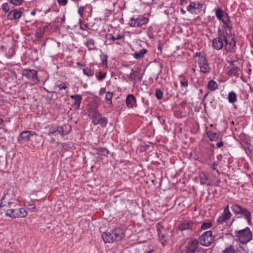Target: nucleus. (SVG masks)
<instances>
[{"instance_id": "55", "label": "nucleus", "mask_w": 253, "mask_h": 253, "mask_svg": "<svg viewBox=\"0 0 253 253\" xmlns=\"http://www.w3.org/2000/svg\"><path fill=\"white\" fill-rule=\"evenodd\" d=\"M223 145V142L222 141H220L217 142L216 144V146L217 148H220Z\"/></svg>"}, {"instance_id": "17", "label": "nucleus", "mask_w": 253, "mask_h": 253, "mask_svg": "<svg viewBox=\"0 0 253 253\" xmlns=\"http://www.w3.org/2000/svg\"><path fill=\"white\" fill-rule=\"evenodd\" d=\"M22 12L20 9L11 10L7 14V18L10 20H17L22 16Z\"/></svg>"}, {"instance_id": "57", "label": "nucleus", "mask_w": 253, "mask_h": 253, "mask_svg": "<svg viewBox=\"0 0 253 253\" xmlns=\"http://www.w3.org/2000/svg\"><path fill=\"white\" fill-rule=\"evenodd\" d=\"M102 117V114L100 113V117H99L98 119H97V122H96L94 126H96L97 125H99L100 123V121H101V119Z\"/></svg>"}, {"instance_id": "2", "label": "nucleus", "mask_w": 253, "mask_h": 253, "mask_svg": "<svg viewBox=\"0 0 253 253\" xmlns=\"http://www.w3.org/2000/svg\"><path fill=\"white\" fill-rule=\"evenodd\" d=\"M230 208L232 212L235 214H240L246 219L250 225L252 224L251 213L247 209L237 203L233 204Z\"/></svg>"}, {"instance_id": "5", "label": "nucleus", "mask_w": 253, "mask_h": 253, "mask_svg": "<svg viewBox=\"0 0 253 253\" xmlns=\"http://www.w3.org/2000/svg\"><path fill=\"white\" fill-rule=\"evenodd\" d=\"M41 136L32 131H24L22 132L18 138V141L21 144H24L32 140H40Z\"/></svg>"}, {"instance_id": "30", "label": "nucleus", "mask_w": 253, "mask_h": 253, "mask_svg": "<svg viewBox=\"0 0 253 253\" xmlns=\"http://www.w3.org/2000/svg\"><path fill=\"white\" fill-rule=\"evenodd\" d=\"M228 99L230 103L233 104L237 101L236 93L233 91L230 92L228 94Z\"/></svg>"}, {"instance_id": "23", "label": "nucleus", "mask_w": 253, "mask_h": 253, "mask_svg": "<svg viewBox=\"0 0 253 253\" xmlns=\"http://www.w3.org/2000/svg\"><path fill=\"white\" fill-rule=\"evenodd\" d=\"M101 237L105 243H112L111 233L110 231L107 230L102 234Z\"/></svg>"}, {"instance_id": "3", "label": "nucleus", "mask_w": 253, "mask_h": 253, "mask_svg": "<svg viewBox=\"0 0 253 253\" xmlns=\"http://www.w3.org/2000/svg\"><path fill=\"white\" fill-rule=\"evenodd\" d=\"M234 234L236 239L243 244H247L252 239V233L249 227L239 231H235Z\"/></svg>"}, {"instance_id": "25", "label": "nucleus", "mask_w": 253, "mask_h": 253, "mask_svg": "<svg viewBox=\"0 0 253 253\" xmlns=\"http://www.w3.org/2000/svg\"><path fill=\"white\" fill-rule=\"evenodd\" d=\"M244 147L247 154L253 162V146L251 144H247Z\"/></svg>"}, {"instance_id": "40", "label": "nucleus", "mask_w": 253, "mask_h": 253, "mask_svg": "<svg viewBox=\"0 0 253 253\" xmlns=\"http://www.w3.org/2000/svg\"><path fill=\"white\" fill-rule=\"evenodd\" d=\"M113 97V93L107 91L106 93V96H105V99L106 101H108V104H112V99Z\"/></svg>"}, {"instance_id": "20", "label": "nucleus", "mask_w": 253, "mask_h": 253, "mask_svg": "<svg viewBox=\"0 0 253 253\" xmlns=\"http://www.w3.org/2000/svg\"><path fill=\"white\" fill-rule=\"evenodd\" d=\"M126 102L128 108H131L136 104V98L133 94H129L126 97Z\"/></svg>"}, {"instance_id": "24", "label": "nucleus", "mask_w": 253, "mask_h": 253, "mask_svg": "<svg viewBox=\"0 0 253 253\" xmlns=\"http://www.w3.org/2000/svg\"><path fill=\"white\" fill-rule=\"evenodd\" d=\"M228 68H230L229 70L227 72V74L229 76H236V77H239V72L240 71L239 68L237 66H233L230 68L229 67H228Z\"/></svg>"}, {"instance_id": "59", "label": "nucleus", "mask_w": 253, "mask_h": 253, "mask_svg": "<svg viewBox=\"0 0 253 253\" xmlns=\"http://www.w3.org/2000/svg\"><path fill=\"white\" fill-rule=\"evenodd\" d=\"M204 53H202V52H196V55L195 56L196 57H199V59H200L201 56H202L203 54H204Z\"/></svg>"}, {"instance_id": "58", "label": "nucleus", "mask_w": 253, "mask_h": 253, "mask_svg": "<svg viewBox=\"0 0 253 253\" xmlns=\"http://www.w3.org/2000/svg\"><path fill=\"white\" fill-rule=\"evenodd\" d=\"M224 212H230V211H229V205H227L225 208H224Z\"/></svg>"}, {"instance_id": "53", "label": "nucleus", "mask_w": 253, "mask_h": 253, "mask_svg": "<svg viewBox=\"0 0 253 253\" xmlns=\"http://www.w3.org/2000/svg\"><path fill=\"white\" fill-rule=\"evenodd\" d=\"M217 166V163L216 162H214L212 163V165H211V168L213 170H216V171H217V172L218 174H219V172L218 170H217V169H216V167Z\"/></svg>"}, {"instance_id": "60", "label": "nucleus", "mask_w": 253, "mask_h": 253, "mask_svg": "<svg viewBox=\"0 0 253 253\" xmlns=\"http://www.w3.org/2000/svg\"><path fill=\"white\" fill-rule=\"evenodd\" d=\"M186 105V102H182L180 104L179 106L181 107L182 108L184 109Z\"/></svg>"}, {"instance_id": "46", "label": "nucleus", "mask_w": 253, "mask_h": 253, "mask_svg": "<svg viewBox=\"0 0 253 253\" xmlns=\"http://www.w3.org/2000/svg\"><path fill=\"white\" fill-rule=\"evenodd\" d=\"M2 9L5 13L8 12L10 9L8 3L7 2L4 3L2 5Z\"/></svg>"}, {"instance_id": "34", "label": "nucleus", "mask_w": 253, "mask_h": 253, "mask_svg": "<svg viewBox=\"0 0 253 253\" xmlns=\"http://www.w3.org/2000/svg\"><path fill=\"white\" fill-rule=\"evenodd\" d=\"M199 178L201 184L207 183L208 178L204 172H202L199 174Z\"/></svg>"}, {"instance_id": "44", "label": "nucleus", "mask_w": 253, "mask_h": 253, "mask_svg": "<svg viewBox=\"0 0 253 253\" xmlns=\"http://www.w3.org/2000/svg\"><path fill=\"white\" fill-rule=\"evenodd\" d=\"M23 0H9V3L15 5H20L22 4Z\"/></svg>"}, {"instance_id": "15", "label": "nucleus", "mask_w": 253, "mask_h": 253, "mask_svg": "<svg viewBox=\"0 0 253 253\" xmlns=\"http://www.w3.org/2000/svg\"><path fill=\"white\" fill-rule=\"evenodd\" d=\"M157 228L158 235L159 236V240H160L162 244L165 246L167 243V237L164 231H166V229L164 227L161 226L160 223H158L156 226Z\"/></svg>"}, {"instance_id": "11", "label": "nucleus", "mask_w": 253, "mask_h": 253, "mask_svg": "<svg viewBox=\"0 0 253 253\" xmlns=\"http://www.w3.org/2000/svg\"><path fill=\"white\" fill-rule=\"evenodd\" d=\"M228 36H226V40L225 41V48L226 50L230 53H235L236 50V40L234 37L231 39L228 38Z\"/></svg>"}, {"instance_id": "33", "label": "nucleus", "mask_w": 253, "mask_h": 253, "mask_svg": "<svg viewBox=\"0 0 253 253\" xmlns=\"http://www.w3.org/2000/svg\"><path fill=\"white\" fill-rule=\"evenodd\" d=\"M208 136L209 139L211 141H215L217 140L219 134L217 133H213L211 131L208 132Z\"/></svg>"}, {"instance_id": "14", "label": "nucleus", "mask_w": 253, "mask_h": 253, "mask_svg": "<svg viewBox=\"0 0 253 253\" xmlns=\"http://www.w3.org/2000/svg\"><path fill=\"white\" fill-rule=\"evenodd\" d=\"M197 224L191 221L184 220L178 227V229L183 231L185 230H194L196 228Z\"/></svg>"}, {"instance_id": "64", "label": "nucleus", "mask_w": 253, "mask_h": 253, "mask_svg": "<svg viewBox=\"0 0 253 253\" xmlns=\"http://www.w3.org/2000/svg\"><path fill=\"white\" fill-rule=\"evenodd\" d=\"M209 93H210V92H209V91H208V92H207V93L204 95V97H203V99H204V100H205V99L207 98V96H208V95H209Z\"/></svg>"}, {"instance_id": "13", "label": "nucleus", "mask_w": 253, "mask_h": 253, "mask_svg": "<svg viewBox=\"0 0 253 253\" xmlns=\"http://www.w3.org/2000/svg\"><path fill=\"white\" fill-rule=\"evenodd\" d=\"M198 64L201 71L204 73H208L210 72L211 68L206 59V54L204 53L200 59H198Z\"/></svg>"}, {"instance_id": "41", "label": "nucleus", "mask_w": 253, "mask_h": 253, "mask_svg": "<svg viewBox=\"0 0 253 253\" xmlns=\"http://www.w3.org/2000/svg\"><path fill=\"white\" fill-rule=\"evenodd\" d=\"M108 123V119L107 118L102 117L99 125L102 127H105Z\"/></svg>"}, {"instance_id": "36", "label": "nucleus", "mask_w": 253, "mask_h": 253, "mask_svg": "<svg viewBox=\"0 0 253 253\" xmlns=\"http://www.w3.org/2000/svg\"><path fill=\"white\" fill-rule=\"evenodd\" d=\"M98 154L107 157L109 154L108 150L105 147H101L98 150Z\"/></svg>"}, {"instance_id": "56", "label": "nucleus", "mask_w": 253, "mask_h": 253, "mask_svg": "<svg viewBox=\"0 0 253 253\" xmlns=\"http://www.w3.org/2000/svg\"><path fill=\"white\" fill-rule=\"evenodd\" d=\"M236 62V60H231V61H228V63L231 65L232 66V67L233 66H235V65H234V63Z\"/></svg>"}, {"instance_id": "8", "label": "nucleus", "mask_w": 253, "mask_h": 253, "mask_svg": "<svg viewBox=\"0 0 253 253\" xmlns=\"http://www.w3.org/2000/svg\"><path fill=\"white\" fill-rule=\"evenodd\" d=\"M218 37L213 39L212 41V46L216 50L222 49L224 46V42L226 40V36L220 30L217 31Z\"/></svg>"}, {"instance_id": "27", "label": "nucleus", "mask_w": 253, "mask_h": 253, "mask_svg": "<svg viewBox=\"0 0 253 253\" xmlns=\"http://www.w3.org/2000/svg\"><path fill=\"white\" fill-rule=\"evenodd\" d=\"M208 89L211 91H214L218 88L217 83L213 80H210L207 85Z\"/></svg>"}, {"instance_id": "63", "label": "nucleus", "mask_w": 253, "mask_h": 253, "mask_svg": "<svg viewBox=\"0 0 253 253\" xmlns=\"http://www.w3.org/2000/svg\"><path fill=\"white\" fill-rule=\"evenodd\" d=\"M220 182V179L217 180V181H216L215 183V185L216 186H218Z\"/></svg>"}, {"instance_id": "54", "label": "nucleus", "mask_w": 253, "mask_h": 253, "mask_svg": "<svg viewBox=\"0 0 253 253\" xmlns=\"http://www.w3.org/2000/svg\"><path fill=\"white\" fill-rule=\"evenodd\" d=\"M45 100L47 103L51 104L52 102V97L51 96H46Z\"/></svg>"}, {"instance_id": "18", "label": "nucleus", "mask_w": 253, "mask_h": 253, "mask_svg": "<svg viewBox=\"0 0 253 253\" xmlns=\"http://www.w3.org/2000/svg\"><path fill=\"white\" fill-rule=\"evenodd\" d=\"M215 13L216 18L219 21H222L224 18H226L229 16V15L220 7L215 9Z\"/></svg>"}, {"instance_id": "39", "label": "nucleus", "mask_w": 253, "mask_h": 253, "mask_svg": "<svg viewBox=\"0 0 253 253\" xmlns=\"http://www.w3.org/2000/svg\"><path fill=\"white\" fill-rule=\"evenodd\" d=\"M106 37L108 38V40L110 39L113 41L120 40L124 38L123 35H118L117 37H114V36L111 34H107L106 35Z\"/></svg>"}, {"instance_id": "48", "label": "nucleus", "mask_w": 253, "mask_h": 253, "mask_svg": "<svg viewBox=\"0 0 253 253\" xmlns=\"http://www.w3.org/2000/svg\"><path fill=\"white\" fill-rule=\"evenodd\" d=\"M180 84L182 87L186 88L188 85V81L187 80L184 79L180 81Z\"/></svg>"}, {"instance_id": "38", "label": "nucleus", "mask_w": 253, "mask_h": 253, "mask_svg": "<svg viewBox=\"0 0 253 253\" xmlns=\"http://www.w3.org/2000/svg\"><path fill=\"white\" fill-rule=\"evenodd\" d=\"M106 76V74L105 72H103L101 71H99L96 74V76L97 79L99 81H102L103 80Z\"/></svg>"}, {"instance_id": "35", "label": "nucleus", "mask_w": 253, "mask_h": 253, "mask_svg": "<svg viewBox=\"0 0 253 253\" xmlns=\"http://www.w3.org/2000/svg\"><path fill=\"white\" fill-rule=\"evenodd\" d=\"M222 253H238L232 245L228 246L223 251Z\"/></svg>"}, {"instance_id": "19", "label": "nucleus", "mask_w": 253, "mask_h": 253, "mask_svg": "<svg viewBox=\"0 0 253 253\" xmlns=\"http://www.w3.org/2000/svg\"><path fill=\"white\" fill-rule=\"evenodd\" d=\"M71 98L75 100L72 105V107H74L75 109H79L82 100V96L80 94H75L71 95Z\"/></svg>"}, {"instance_id": "26", "label": "nucleus", "mask_w": 253, "mask_h": 253, "mask_svg": "<svg viewBox=\"0 0 253 253\" xmlns=\"http://www.w3.org/2000/svg\"><path fill=\"white\" fill-rule=\"evenodd\" d=\"M196 5L195 6V11L196 10L198 11V14L203 12L204 13L205 12L206 6L205 4L200 3L199 2H195Z\"/></svg>"}, {"instance_id": "29", "label": "nucleus", "mask_w": 253, "mask_h": 253, "mask_svg": "<svg viewBox=\"0 0 253 253\" xmlns=\"http://www.w3.org/2000/svg\"><path fill=\"white\" fill-rule=\"evenodd\" d=\"M147 52V50L146 49H142L138 52H135L133 54V57L136 59H140L144 56V54L146 53Z\"/></svg>"}, {"instance_id": "51", "label": "nucleus", "mask_w": 253, "mask_h": 253, "mask_svg": "<svg viewBox=\"0 0 253 253\" xmlns=\"http://www.w3.org/2000/svg\"><path fill=\"white\" fill-rule=\"evenodd\" d=\"M79 14L81 16V17H83V12H84V7L83 6H80L78 8V10Z\"/></svg>"}, {"instance_id": "10", "label": "nucleus", "mask_w": 253, "mask_h": 253, "mask_svg": "<svg viewBox=\"0 0 253 253\" xmlns=\"http://www.w3.org/2000/svg\"><path fill=\"white\" fill-rule=\"evenodd\" d=\"M221 21L223 23V25L221 27H219L218 30H220L222 33L223 32L224 35L229 36V35L231 34V31L233 28L230 17L224 18Z\"/></svg>"}, {"instance_id": "62", "label": "nucleus", "mask_w": 253, "mask_h": 253, "mask_svg": "<svg viewBox=\"0 0 253 253\" xmlns=\"http://www.w3.org/2000/svg\"><path fill=\"white\" fill-rule=\"evenodd\" d=\"M214 16H209L208 17V19L209 21H214Z\"/></svg>"}, {"instance_id": "37", "label": "nucleus", "mask_w": 253, "mask_h": 253, "mask_svg": "<svg viewBox=\"0 0 253 253\" xmlns=\"http://www.w3.org/2000/svg\"><path fill=\"white\" fill-rule=\"evenodd\" d=\"M83 73L88 77H91L94 75V71L86 67L83 69Z\"/></svg>"}, {"instance_id": "31", "label": "nucleus", "mask_w": 253, "mask_h": 253, "mask_svg": "<svg viewBox=\"0 0 253 253\" xmlns=\"http://www.w3.org/2000/svg\"><path fill=\"white\" fill-rule=\"evenodd\" d=\"M196 5L195 1L190 2V4L187 7V10L192 14H198V12L195 11V6Z\"/></svg>"}, {"instance_id": "7", "label": "nucleus", "mask_w": 253, "mask_h": 253, "mask_svg": "<svg viewBox=\"0 0 253 253\" xmlns=\"http://www.w3.org/2000/svg\"><path fill=\"white\" fill-rule=\"evenodd\" d=\"M149 20L148 17L143 15H138L136 17H131L129 21L128 24L132 27H141L146 24Z\"/></svg>"}, {"instance_id": "43", "label": "nucleus", "mask_w": 253, "mask_h": 253, "mask_svg": "<svg viewBox=\"0 0 253 253\" xmlns=\"http://www.w3.org/2000/svg\"><path fill=\"white\" fill-rule=\"evenodd\" d=\"M211 225L212 223L211 222H205L202 224L201 228V229L205 230L210 228L211 226Z\"/></svg>"}, {"instance_id": "50", "label": "nucleus", "mask_w": 253, "mask_h": 253, "mask_svg": "<svg viewBox=\"0 0 253 253\" xmlns=\"http://www.w3.org/2000/svg\"><path fill=\"white\" fill-rule=\"evenodd\" d=\"M150 145L148 144H144L141 146V151H146L150 147Z\"/></svg>"}, {"instance_id": "61", "label": "nucleus", "mask_w": 253, "mask_h": 253, "mask_svg": "<svg viewBox=\"0 0 253 253\" xmlns=\"http://www.w3.org/2000/svg\"><path fill=\"white\" fill-rule=\"evenodd\" d=\"M41 136V137H42V136L40 135ZM42 138H41V139L40 140H31L32 141H34L35 142H37V144H39L41 143V141L42 140Z\"/></svg>"}, {"instance_id": "45", "label": "nucleus", "mask_w": 253, "mask_h": 253, "mask_svg": "<svg viewBox=\"0 0 253 253\" xmlns=\"http://www.w3.org/2000/svg\"><path fill=\"white\" fill-rule=\"evenodd\" d=\"M135 73L136 72L135 71H133V69H131V73L129 75H128V78L129 79V80H135L136 79V75H135Z\"/></svg>"}, {"instance_id": "32", "label": "nucleus", "mask_w": 253, "mask_h": 253, "mask_svg": "<svg viewBox=\"0 0 253 253\" xmlns=\"http://www.w3.org/2000/svg\"><path fill=\"white\" fill-rule=\"evenodd\" d=\"M85 45L89 50H94L96 49L94 47V41L92 39H87Z\"/></svg>"}, {"instance_id": "22", "label": "nucleus", "mask_w": 253, "mask_h": 253, "mask_svg": "<svg viewBox=\"0 0 253 253\" xmlns=\"http://www.w3.org/2000/svg\"><path fill=\"white\" fill-rule=\"evenodd\" d=\"M17 211L15 213L14 217L13 218H18V217H24L26 216L27 213L26 211L24 208H19V206L18 207V208L16 210Z\"/></svg>"}, {"instance_id": "52", "label": "nucleus", "mask_w": 253, "mask_h": 253, "mask_svg": "<svg viewBox=\"0 0 253 253\" xmlns=\"http://www.w3.org/2000/svg\"><path fill=\"white\" fill-rule=\"evenodd\" d=\"M56 86H58L60 89H66L67 88V86L64 83H62L61 84L57 85Z\"/></svg>"}, {"instance_id": "9", "label": "nucleus", "mask_w": 253, "mask_h": 253, "mask_svg": "<svg viewBox=\"0 0 253 253\" xmlns=\"http://www.w3.org/2000/svg\"><path fill=\"white\" fill-rule=\"evenodd\" d=\"M22 75L35 84L40 82V80L38 76L37 71L34 69H25L23 70Z\"/></svg>"}, {"instance_id": "6", "label": "nucleus", "mask_w": 253, "mask_h": 253, "mask_svg": "<svg viewBox=\"0 0 253 253\" xmlns=\"http://www.w3.org/2000/svg\"><path fill=\"white\" fill-rule=\"evenodd\" d=\"M214 236L212 235L211 231H207L204 232L199 238V243L205 247L210 246L214 241Z\"/></svg>"}, {"instance_id": "21", "label": "nucleus", "mask_w": 253, "mask_h": 253, "mask_svg": "<svg viewBox=\"0 0 253 253\" xmlns=\"http://www.w3.org/2000/svg\"><path fill=\"white\" fill-rule=\"evenodd\" d=\"M231 215L232 214L231 212H226L223 211L221 216L218 218L217 221L219 223L223 224L224 222H226L227 220L230 218Z\"/></svg>"}, {"instance_id": "16", "label": "nucleus", "mask_w": 253, "mask_h": 253, "mask_svg": "<svg viewBox=\"0 0 253 253\" xmlns=\"http://www.w3.org/2000/svg\"><path fill=\"white\" fill-rule=\"evenodd\" d=\"M199 247V241L195 239L188 242L186 247V253H195Z\"/></svg>"}, {"instance_id": "12", "label": "nucleus", "mask_w": 253, "mask_h": 253, "mask_svg": "<svg viewBox=\"0 0 253 253\" xmlns=\"http://www.w3.org/2000/svg\"><path fill=\"white\" fill-rule=\"evenodd\" d=\"M111 233V239L112 243L114 242H117L121 240V239L125 236V234L123 229L120 228H117L110 230Z\"/></svg>"}, {"instance_id": "49", "label": "nucleus", "mask_w": 253, "mask_h": 253, "mask_svg": "<svg viewBox=\"0 0 253 253\" xmlns=\"http://www.w3.org/2000/svg\"><path fill=\"white\" fill-rule=\"evenodd\" d=\"M57 2L61 5L65 6L67 4L68 0H57Z\"/></svg>"}, {"instance_id": "47", "label": "nucleus", "mask_w": 253, "mask_h": 253, "mask_svg": "<svg viewBox=\"0 0 253 253\" xmlns=\"http://www.w3.org/2000/svg\"><path fill=\"white\" fill-rule=\"evenodd\" d=\"M100 57L102 60V64L103 65L105 64L107 65V56L105 54H102L100 55Z\"/></svg>"}, {"instance_id": "28", "label": "nucleus", "mask_w": 253, "mask_h": 253, "mask_svg": "<svg viewBox=\"0 0 253 253\" xmlns=\"http://www.w3.org/2000/svg\"><path fill=\"white\" fill-rule=\"evenodd\" d=\"M99 117H100V113H99V111L97 110H94L91 118V123L94 125H95Z\"/></svg>"}, {"instance_id": "4", "label": "nucleus", "mask_w": 253, "mask_h": 253, "mask_svg": "<svg viewBox=\"0 0 253 253\" xmlns=\"http://www.w3.org/2000/svg\"><path fill=\"white\" fill-rule=\"evenodd\" d=\"M71 130L70 126L68 124H63L61 126L57 125H52L49 128L48 135L55 134L56 133L60 134L63 136L68 134Z\"/></svg>"}, {"instance_id": "1", "label": "nucleus", "mask_w": 253, "mask_h": 253, "mask_svg": "<svg viewBox=\"0 0 253 253\" xmlns=\"http://www.w3.org/2000/svg\"><path fill=\"white\" fill-rule=\"evenodd\" d=\"M9 197L8 194L4 195L1 200L0 207H4L3 210L6 211V216L13 218L19 205L15 200L10 201Z\"/></svg>"}, {"instance_id": "42", "label": "nucleus", "mask_w": 253, "mask_h": 253, "mask_svg": "<svg viewBox=\"0 0 253 253\" xmlns=\"http://www.w3.org/2000/svg\"><path fill=\"white\" fill-rule=\"evenodd\" d=\"M156 96L159 100L162 99L163 97V92L160 89L157 88L156 89Z\"/></svg>"}]
</instances>
